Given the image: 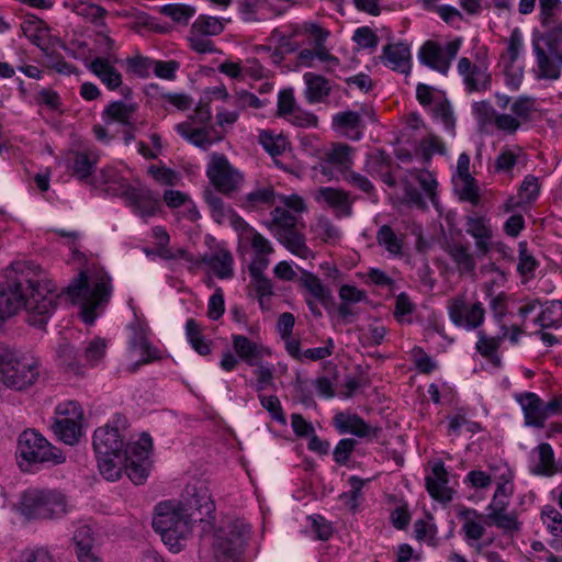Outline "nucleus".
I'll list each match as a JSON object with an SVG mask.
<instances>
[{
  "instance_id": "obj_42",
  "label": "nucleus",
  "mask_w": 562,
  "mask_h": 562,
  "mask_svg": "<svg viewBox=\"0 0 562 562\" xmlns=\"http://www.w3.org/2000/svg\"><path fill=\"white\" fill-rule=\"evenodd\" d=\"M184 329L188 342L199 355L211 353V341L203 337L202 327L194 318L187 319Z\"/></svg>"
},
{
  "instance_id": "obj_44",
  "label": "nucleus",
  "mask_w": 562,
  "mask_h": 562,
  "mask_svg": "<svg viewBox=\"0 0 562 562\" xmlns=\"http://www.w3.org/2000/svg\"><path fill=\"white\" fill-rule=\"evenodd\" d=\"M100 473L108 481H116L121 476L122 468L124 467V454L114 456H95Z\"/></svg>"
},
{
  "instance_id": "obj_25",
  "label": "nucleus",
  "mask_w": 562,
  "mask_h": 562,
  "mask_svg": "<svg viewBox=\"0 0 562 562\" xmlns=\"http://www.w3.org/2000/svg\"><path fill=\"white\" fill-rule=\"evenodd\" d=\"M297 282L299 286L307 292L306 297L317 300L324 307L331 303L333 294L330 289L313 272L302 269Z\"/></svg>"
},
{
  "instance_id": "obj_36",
  "label": "nucleus",
  "mask_w": 562,
  "mask_h": 562,
  "mask_svg": "<svg viewBox=\"0 0 562 562\" xmlns=\"http://www.w3.org/2000/svg\"><path fill=\"white\" fill-rule=\"evenodd\" d=\"M533 323L541 328H559L562 326V301H547L540 307Z\"/></svg>"
},
{
  "instance_id": "obj_28",
  "label": "nucleus",
  "mask_w": 562,
  "mask_h": 562,
  "mask_svg": "<svg viewBox=\"0 0 562 562\" xmlns=\"http://www.w3.org/2000/svg\"><path fill=\"white\" fill-rule=\"evenodd\" d=\"M305 90L304 97L308 104L323 103L331 91V85L328 79L314 72L303 75Z\"/></svg>"
},
{
  "instance_id": "obj_41",
  "label": "nucleus",
  "mask_w": 562,
  "mask_h": 562,
  "mask_svg": "<svg viewBox=\"0 0 562 562\" xmlns=\"http://www.w3.org/2000/svg\"><path fill=\"white\" fill-rule=\"evenodd\" d=\"M225 19L201 14L192 23L190 33L204 36H216L225 29Z\"/></svg>"
},
{
  "instance_id": "obj_7",
  "label": "nucleus",
  "mask_w": 562,
  "mask_h": 562,
  "mask_svg": "<svg viewBox=\"0 0 562 562\" xmlns=\"http://www.w3.org/2000/svg\"><path fill=\"white\" fill-rule=\"evenodd\" d=\"M250 527L235 520L214 533L213 552L217 562H234L241 554Z\"/></svg>"
},
{
  "instance_id": "obj_23",
  "label": "nucleus",
  "mask_w": 562,
  "mask_h": 562,
  "mask_svg": "<svg viewBox=\"0 0 562 562\" xmlns=\"http://www.w3.org/2000/svg\"><path fill=\"white\" fill-rule=\"evenodd\" d=\"M99 156L94 150H72L67 157V168L79 180L88 179L98 164Z\"/></svg>"
},
{
  "instance_id": "obj_27",
  "label": "nucleus",
  "mask_w": 562,
  "mask_h": 562,
  "mask_svg": "<svg viewBox=\"0 0 562 562\" xmlns=\"http://www.w3.org/2000/svg\"><path fill=\"white\" fill-rule=\"evenodd\" d=\"M175 130L187 142L204 150L215 142L211 136L212 128L207 126H195L190 121L177 124ZM216 140H221V137L216 138Z\"/></svg>"
},
{
  "instance_id": "obj_33",
  "label": "nucleus",
  "mask_w": 562,
  "mask_h": 562,
  "mask_svg": "<svg viewBox=\"0 0 562 562\" xmlns=\"http://www.w3.org/2000/svg\"><path fill=\"white\" fill-rule=\"evenodd\" d=\"M202 263L209 266L218 279L233 277L234 258L228 250H221L201 258Z\"/></svg>"
},
{
  "instance_id": "obj_53",
  "label": "nucleus",
  "mask_w": 562,
  "mask_h": 562,
  "mask_svg": "<svg viewBox=\"0 0 562 562\" xmlns=\"http://www.w3.org/2000/svg\"><path fill=\"white\" fill-rule=\"evenodd\" d=\"M537 267H538V261L528 251L527 241H520L518 244V265H517L518 272L522 276L532 277Z\"/></svg>"
},
{
  "instance_id": "obj_39",
  "label": "nucleus",
  "mask_w": 562,
  "mask_h": 562,
  "mask_svg": "<svg viewBox=\"0 0 562 562\" xmlns=\"http://www.w3.org/2000/svg\"><path fill=\"white\" fill-rule=\"evenodd\" d=\"M52 429L59 440L66 445L72 446L79 441V438L82 435V423L56 417L52 425Z\"/></svg>"
},
{
  "instance_id": "obj_43",
  "label": "nucleus",
  "mask_w": 562,
  "mask_h": 562,
  "mask_svg": "<svg viewBox=\"0 0 562 562\" xmlns=\"http://www.w3.org/2000/svg\"><path fill=\"white\" fill-rule=\"evenodd\" d=\"M537 66L539 69V77L543 79L557 80L560 78V59H552L547 53L538 45L533 46Z\"/></svg>"
},
{
  "instance_id": "obj_61",
  "label": "nucleus",
  "mask_w": 562,
  "mask_h": 562,
  "mask_svg": "<svg viewBox=\"0 0 562 562\" xmlns=\"http://www.w3.org/2000/svg\"><path fill=\"white\" fill-rule=\"evenodd\" d=\"M394 154L401 164L419 161L422 160V143L406 146L403 140H400Z\"/></svg>"
},
{
  "instance_id": "obj_52",
  "label": "nucleus",
  "mask_w": 562,
  "mask_h": 562,
  "mask_svg": "<svg viewBox=\"0 0 562 562\" xmlns=\"http://www.w3.org/2000/svg\"><path fill=\"white\" fill-rule=\"evenodd\" d=\"M106 353V342L103 338L95 337L88 342L85 349V359L89 367H97Z\"/></svg>"
},
{
  "instance_id": "obj_45",
  "label": "nucleus",
  "mask_w": 562,
  "mask_h": 562,
  "mask_svg": "<svg viewBox=\"0 0 562 562\" xmlns=\"http://www.w3.org/2000/svg\"><path fill=\"white\" fill-rule=\"evenodd\" d=\"M540 187L538 183V179L533 176H527L525 177L519 191V202H515L514 199H509L505 203V211L510 212L515 207L519 206L520 203H531L533 202L538 195H539Z\"/></svg>"
},
{
  "instance_id": "obj_11",
  "label": "nucleus",
  "mask_w": 562,
  "mask_h": 562,
  "mask_svg": "<svg viewBox=\"0 0 562 562\" xmlns=\"http://www.w3.org/2000/svg\"><path fill=\"white\" fill-rule=\"evenodd\" d=\"M462 46V38L457 37L449 42H424V66L447 77L452 61Z\"/></svg>"
},
{
  "instance_id": "obj_10",
  "label": "nucleus",
  "mask_w": 562,
  "mask_h": 562,
  "mask_svg": "<svg viewBox=\"0 0 562 562\" xmlns=\"http://www.w3.org/2000/svg\"><path fill=\"white\" fill-rule=\"evenodd\" d=\"M206 177L218 192L226 195L237 191L244 180L241 172L233 167L227 157L217 153L211 155Z\"/></svg>"
},
{
  "instance_id": "obj_8",
  "label": "nucleus",
  "mask_w": 562,
  "mask_h": 562,
  "mask_svg": "<svg viewBox=\"0 0 562 562\" xmlns=\"http://www.w3.org/2000/svg\"><path fill=\"white\" fill-rule=\"evenodd\" d=\"M514 397L522 411L525 426L540 429L546 426L547 419L562 414V396L544 402L533 392H522Z\"/></svg>"
},
{
  "instance_id": "obj_49",
  "label": "nucleus",
  "mask_w": 562,
  "mask_h": 562,
  "mask_svg": "<svg viewBox=\"0 0 562 562\" xmlns=\"http://www.w3.org/2000/svg\"><path fill=\"white\" fill-rule=\"evenodd\" d=\"M277 193L272 187L259 188L245 196V205L248 209L257 210L262 206L273 205Z\"/></svg>"
},
{
  "instance_id": "obj_16",
  "label": "nucleus",
  "mask_w": 562,
  "mask_h": 562,
  "mask_svg": "<svg viewBox=\"0 0 562 562\" xmlns=\"http://www.w3.org/2000/svg\"><path fill=\"white\" fill-rule=\"evenodd\" d=\"M485 311L482 303H467L463 297H457L449 305V316L458 325L470 329L480 327L484 321Z\"/></svg>"
},
{
  "instance_id": "obj_20",
  "label": "nucleus",
  "mask_w": 562,
  "mask_h": 562,
  "mask_svg": "<svg viewBox=\"0 0 562 562\" xmlns=\"http://www.w3.org/2000/svg\"><path fill=\"white\" fill-rule=\"evenodd\" d=\"M232 346L240 361L249 367H257L263 357L269 355L268 349L260 342L250 340L247 336L233 334Z\"/></svg>"
},
{
  "instance_id": "obj_12",
  "label": "nucleus",
  "mask_w": 562,
  "mask_h": 562,
  "mask_svg": "<svg viewBox=\"0 0 562 562\" xmlns=\"http://www.w3.org/2000/svg\"><path fill=\"white\" fill-rule=\"evenodd\" d=\"M121 199L131 211L147 221L160 211L159 195L146 187L130 186L123 191Z\"/></svg>"
},
{
  "instance_id": "obj_50",
  "label": "nucleus",
  "mask_w": 562,
  "mask_h": 562,
  "mask_svg": "<svg viewBox=\"0 0 562 562\" xmlns=\"http://www.w3.org/2000/svg\"><path fill=\"white\" fill-rule=\"evenodd\" d=\"M490 518L497 528L506 532H515L520 529V522L517 520V517L513 514L505 513L503 504L499 508L492 509Z\"/></svg>"
},
{
  "instance_id": "obj_37",
  "label": "nucleus",
  "mask_w": 562,
  "mask_h": 562,
  "mask_svg": "<svg viewBox=\"0 0 562 562\" xmlns=\"http://www.w3.org/2000/svg\"><path fill=\"white\" fill-rule=\"evenodd\" d=\"M404 202L408 205L422 207V170L408 169L403 179Z\"/></svg>"
},
{
  "instance_id": "obj_13",
  "label": "nucleus",
  "mask_w": 562,
  "mask_h": 562,
  "mask_svg": "<svg viewBox=\"0 0 562 562\" xmlns=\"http://www.w3.org/2000/svg\"><path fill=\"white\" fill-rule=\"evenodd\" d=\"M125 422L123 416L117 415L112 422L115 426L105 425L95 429L92 441L95 456L124 454V440L119 426L123 427Z\"/></svg>"
},
{
  "instance_id": "obj_26",
  "label": "nucleus",
  "mask_w": 562,
  "mask_h": 562,
  "mask_svg": "<svg viewBox=\"0 0 562 562\" xmlns=\"http://www.w3.org/2000/svg\"><path fill=\"white\" fill-rule=\"evenodd\" d=\"M381 60L392 70L408 74L411 68V53L405 44H387L383 47Z\"/></svg>"
},
{
  "instance_id": "obj_17",
  "label": "nucleus",
  "mask_w": 562,
  "mask_h": 562,
  "mask_svg": "<svg viewBox=\"0 0 562 562\" xmlns=\"http://www.w3.org/2000/svg\"><path fill=\"white\" fill-rule=\"evenodd\" d=\"M457 71L462 77L468 92L485 91L491 82L487 66L474 64L468 57H461L457 64Z\"/></svg>"
},
{
  "instance_id": "obj_5",
  "label": "nucleus",
  "mask_w": 562,
  "mask_h": 562,
  "mask_svg": "<svg viewBox=\"0 0 562 562\" xmlns=\"http://www.w3.org/2000/svg\"><path fill=\"white\" fill-rule=\"evenodd\" d=\"M41 375V361L31 355L0 350V381L15 391L33 386Z\"/></svg>"
},
{
  "instance_id": "obj_46",
  "label": "nucleus",
  "mask_w": 562,
  "mask_h": 562,
  "mask_svg": "<svg viewBox=\"0 0 562 562\" xmlns=\"http://www.w3.org/2000/svg\"><path fill=\"white\" fill-rule=\"evenodd\" d=\"M376 241L390 255L400 256L403 250V240L389 225H382L376 233Z\"/></svg>"
},
{
  "instance_id": "obj_40",
  "label": "nucleus",
  "mask_w": 562,
  "mask_h": 562,
  "mask_svg": "<svg viewBox=\"0 0 562 562\" xmlns=\"http://www.w3.org/2000/svg\"><path fill=\"white\" fill-rule=\"evenodd\" d=\"M153 449V439L149 434L143 432L138 440L124 445L125 461L150 462L149 456Z\"/></svg>"
},
{
  "instance_id": "obj_6",
  "label": "nucleus",
  "mask_w": 562,
  "mask_h": 562,
  "mask_svg": "<svg viewBox=\"0 0 562 562\" xmlns=\"http://www.w3.org/2000/svg\"><path fill=\"white\" fill-rule=\"evenodd\" d=\"M271 217L268 227L273 236L293 255L307 258L310 249L304 235L296 228L297 216L286 209L277 206L271 211Z\"/></svg>"
},
{
  "instance_id": "obj_15",
  "label": "nucleus",
  "mask_w": 562,
  "mask_h": 562,
  "mask_svg": "<svg viewBox=\"0 0 562 562\" xmlns=\"http://www.w3.org/2000/svg\"><path fill=\"white\" fill-rule=\"evenodd\" d=\"M398 166L395 165L392 157L382 149L370 151L366 155L363 170L373 178H379L390 188L396 186L395 171Z\"/></svg>"
},
{
  "instance_id": "obj_30",
  "label": "nucleus",
  "mask_w": 562,
  "mask_h": 562,
  "mask_svg": "<svg viewBox=\"0 0 562 562\" xmlns=\"http://www.w3.org/2000/svg\"><path fill=\"white\" fill-rule=\"evenodd\" d=\"M531 472L539 475H553L555 473L554 453L552 447L540 443L531 453Z\"/></svg>"
},
{
  "instance_id": "obj_34",
  "label": "nucleus",
  "mask_w": 562,
  "mask_h": 562,
  "mask_svg": "<svg viewBox=\"0 0 562 562\" xmlns=\"http://www.w3.org/2000/svg\"><path fill=\"white\" fill-rule=\"evenodd\" d=\"M100 184L104 186L108 194L113 196H122L123 191L131 186L128 180L114 167H104L99 175Z\"/></svg>"
},
{
  "instance_id": "obj_24",
  "label": "nucleus",
  "mask_w": 562,
  "mask_h": 562,
  "mask_svg": "<svg viewBox=\"0 0 562 562\" xmlns=\"http://www.w3.org/2000/svg\"><path fill=\"white\" fill-rule=\"evenodd\" d=\"M88 69L97 76L110 91H115L123 85L122 74L106 57H95L88 65Z\"/></svg>"
},
{
  "instance_id": "obj_55",
  "label": "nucleus",
  "mask_w": 562,
  "mask_h": 562,
  "mask_svg": "<svg viewBox=\"0 0 562 562\" xmlns=\"http://www.w3.org/2000/svg\"><path fill=\"white\" fill-rule=\"evenodd\" d=\"M450 256L461 272H472L475 269V260L464 246H452Z\"/></svg>"
},
{
  "instance_id": "obj_35",
  "label": "nucleus",
  "mask_w": 562,
  "mask_h": 562,
  "mask_svg": "<svg viewBox=\"0 0 562 562\" xmlns=\"http://www.w3.org/2000/svg\"><path fill=\"white\" fill-rule=\"evenodd\" d=\"M477 341H476V350L477 352L487 359L490 364L494 369H499L502 367V359L498 355V348L503 340V337H490L484 331L477 333Z\"/></svg>"
},
{
  "instance_id": "obj_19",
  "label": "nucleus",
  "mask_w": 562,
  "mask_h": 562,
  "mask_svg": "<svg viewBox=\"0 0 562 562\" xmlns=\"http://www.w3.org/2000/svg\"><path fill=\"white\" fill-rule=\"evenodd\" d=\"M458 517L462 521L461 531L465 543L480 552L483 549L480 540L485 533L483 516L475 509L464 508L460 510Z\"/></svg>"
},
{
  "instance_id": "obj_60",
  "label": "nucleus",
  "mask_w": 562,
  "mask_h": 562,
  "mask_svg": "<svg viewBox=\"0 0 562 562\" xmlns=\"http://www.w3.org/2000/svg\"><path fill=\"white\" fill-rule=\"evenodd\" d=\"M124 468L131 481L139 485L146 481L149 474L150 462L125 461Z\"/></svg>"
},
{
  "instance_id": "obj_38",
  "label": "nucleus",
  "mask_w": 562,
  "mask_h": 562,
  "mask_svg": "<svg viewBox=\"0 0 562 562\" xmlns=\"http://www.w3.org/2000/svg\"><path fill=\"white\" fill-rule=\"evenodd\" d=\"M454 192L459 199L476 206L480 203V189L475 178L471 176H452Z\"/></svg>"
},
{
  "instance_id": "obj_59",
  "label": "nucleus",
  "mask_w": 562,
  "mask_h": 562,
  "mask_svg": "<svg viewBox=\"0 0 562 562\" xmlns=\"http://www.w3.org/2000/svg\"><path fill=\"white\" fill-rule=\"evenodd\" d=\"M259 143L271 156H279L285 149V140L281 136L273 135L270 131H262Z\"/></svg>"
},
{
  "instance_id": "obj_51",
  "label": "nucleus",
  "mask_w": 562,
  "mask_h": 562,
  "mask_svg": "<svg viewBox=\"0 0 562 562\" xmlns=\"http://www.w3.org/2000/svg\"><path fill=\"white\" fill-rule=\"evenodd\" d=\"M340 177L342 181L347 183L349 187L359 190L368 195L374 193L375 191V188L371 180L367 176L355 171L352 167H350Z\"/></svg>"
},
{
  "instance_id": "obj_47",
  "label": "nucleus",
  "mask_w": 562,
  "mask_h": 562,
  "mask_svg": "<svg viewBox=\"0 0 562 562\" xmlns=\"http://www.w3.org/2000/svg\"><path fill=\"white\" fill-rule=\"evenodd\" d=\"M238 233L243 239L250 243L257 255H269L273 251L270 241L252 228L247 222Z\"/></svg>"
},
{
  "instance_id": "obj_9",
  "label": "nucleus",
  "mask_w": 562,
  "mask_h": 562,
  "mask_svg": "<svg viewBox=\"0 0 562 562\" xmlns=\"http://www.w3.org/2000/svg\"><path fill=\"white\" fill-rule=\"evenodd\" d=\"M179 509L186 513H192L196 521H207L214 519L215 504L205 482L196 480L186 485L181 493V498L176 503Z\"/></svg>"
},
{
  "instance_id": "obj_1",
  "label": "nucleus",
  "mask_w": 562,
  "mask_h": 562,
  "mask_svg": "<svg viewBox=\"0 0 562 562\" xmlns=\"http://www.w3.org/2000/svg\"><path fill=\"white\" fill-rule=\"evenodd\" d=\"M112 291V279L106 272L97 271L89 277L81 271L58 293L56 285L42 270L31 263L23 265L8 284H0V319L24 307L29 324L44 328L57 308L58 299L66 293L72 303L80 305L82 321L92 325L98 316L97 311L109 303Z\"/></svg>"
},
{
  "instance_id": "obj_63",
  "label": "nucleus",
  "mask_w": 562,
  "mask_h": 562,
  "mask_svg": "<svg viewBox=\"0 0 562 562\" xmlns=\"http://www.w3.org/2000/svg\"><path fill=\"white\" fill-rule=\"evenodd\" d=\"M285 119L294 126L302 128L316 127L318 123V119L314 113L303 110L299 106Z\"/></svg>"
},
{
  "instance_id": "obj_48",
  "label": "nucleus",
  "mask_w": 562,
  "mask_h": 562,
  "mask_svg": "<svg viewBox=\"0 0 562 562\" xmlns=\"http://www.w3.org/2000/svg\"><path fill=\"white\" fill-rule=\"evenodd\" d=\"M319 193L329 206L342 210L347 216L351 215V203L348 192L340 189L322 188Z\"/></svg>"
},
{
  "instance_id": "obj_18",
  "label": "nucleus",
  "mask_w": 562,
  "mask_h": 562,
  "mask_svg": "<svg viewBox=\"0 0 562 562\" xmlns=\"http://www.w3.org/2000/svg\"><path fill=\"white\" fill-rule=\"evenodd\" d=\"M430 473L426 477V490L429 495L440 502L448 503L452 499L453 490L449 486L448 472L440 459L428 462Z\"/></svg>"
},
{
  "instance_id": "obj_32",
  "label": "nucleus",
  "mask_w": 562,
  "mask_h": 562,
  "mask_svg": "<svg viewBox=\"0 0 562 562\" xmlns=\"http://www.w3.org/2000/svg\"><path fill=\"white\" fill-rule=\"evenodd\" d=\"M333 125L353 140L362 137V120L358 112L344 111L333 116Z\"/></svg>"
},
{
  "instance_id": "obj_58",
  "label": "nucleus",
  "mask_w": 562,
  "mask_h": 562,
  "mask_svg": "<svg viewBox=\"0 0 562 562\" xmlns=\"http://www.w3.org/2000/svg\"><path fill=\"white\" fill-rule=\"evenodd\" d=\"M316 233L318 237L327 244H335L341 237L340 229L326 217L318 220L316 224Z\"/></svg>"
},
{
  "instance_id": "obj_62",
  "label": "nucleus",
  "mask_w": 562,
  "mask_h": 562,
  "mask_svg": "<svg viewBox=\"0 0 562 562\" xmlns=\"http://www.w3.org/2000/svg\"><path fill=\"white\" fill-rule=\"evenodd\" d=\"M541 519L554 537L562 536V514L558 509L550 506L546 507L542 510Z\"/></svg>"
},
{
  "instance_id": "obj_57",
  "label": "nucleus",
  "mask_w": 562,
  "mask_h": 562,
  "mask_svg": "<svg viewBox=\"0 0 562 562\" xmlns=\"http://www.w3.org/2000/svg\"><path fill=\"white\" fill-rule=\"evenodd\" d=\"M211 216L218 224H231L237 232H239V229L245 226L246 223L243 217H240L231 206H227L226 204L223 207L214 211Z\"/></svg>"
},
{
  "instance_id": "obj_22",
  "label": "nucleus",
  "mask_w": 562,
  "mask_h": 562,
  "mask_svg": "<svg viewBox=\"0 0 562 562\" xmlns=\"http://www.w3.org/2000/svg\"><path fill=\"white\" fill-rule=\"evenodd\" d=\"M137 110L138 105L135 102L111 101L102 111L101 116L106 125L120 123L125 127H133L135 124L134 115Z\"/></svg>"
},
{
  "instance_id": "obj_56",
  "label": "nucleus",
  "mask_w": 562,
  "mask_h": 562,
  "mask_svg": "<svg viewBox=\"0 0 562 562\" xmlns=\"http://www.w3.org/2000/svg\"><path fill=\"white\" fill-rule=\"evenodd\" d=\"M72 541L75 546V553L94 549V533L87 525L79 526L75 530Z\"/></svg>"
},
{
  "instance_id": "obj_2",
  "label": "nucleus",
  "mask_w": 562,
  "mask_h": 562,
  "mask_svg": "<svg viewBox=\"0 0 562 562\" xmlns=\"http://www.w3.org/2000/svg\"><path fill=\"white\" fill-rule=\"evenodd\" d=\"M72 508L68 495L57 488H27L19 505L21 515L27 520L60 519Z\"/></svg>"
},
{
  "instance_id": "obj_4",
  "label": "nucleus",
  "mask_w": 562,
  "mask_h": 562,
  "mask_svg": "<svg viewBox=\"0 0 562 562\" xmlns=\"http://www.w3.org/2000/svg\"><path fill=\"white\" fill-rule=\"evenodd\" d=\"M16 458L21 470L25 472H34L38 465H58L66 461L63 451L33 428L20 434Z\"/></svg>"
},
{
  "instance_id": "obj_14",
  "label": "nucleus",
  "mask_w": 562,
  "mask_h": 562,
  "mask_svg": "<svg viewBox=\"0 0 562 562\" xmlns=\"http://www.w3.org/2000/svg\"><path fill=\"white\" fill-rule=\"evenodd\" d=\"M424 108L435 122L448 131L453 130L452 109L443 90L424 83Z\"/></svg>"
},
{
  "instance_id": "obj_54",
  "label": "nucleus",
  "mask_w": 562,
  "mask_h": 562,
  "mask_svg": "<svg viewBox=\"0 0 562 562\" xmlns=\"http://www.w3.org/2000/svg\"><path fill=\"white\" fill-rule=\"evenodd\" d=\"M162 13L177 23L188 24L195 14V9L183 3H169L162 8Z\"/></svg>"
},
{
  "instance_id": "obj_29",
  "label": "nucleus",
  "mask_w": 562,
  "mask_h": 562,
  "mask_svg": "<svg viewBox=\"0 0 562 562\" xmlns=\"http://www.w3.org/2000/svg\"><path fill=\"white\" fill-rule=\"evenodd\" d=\"M465 232L475 239V246L481 251H487L492 238V228L484 216L470 215L465 217Z\"/></svg>"
},
{
  "instance_id": "obj_31",
  "label": "nucleus",
  "mask_w": 562,
  "mask_h": 562,
  "mask_svg": "<svg viewBox=\"0 0 562 562\" xmlns=\"http://www.w3.org/2000/svg\"><path fill=\"white\" fill-rule=\"evenodd\" d=\"M334 426L339 434H351L363 438L369 435V425L357 414L338 413L334 416Z\"/></svg>"
},
{
  "instance_id": "obj_21",
  "label": "nucleus",
  "mask_w": 562,
  "mask_h": 562,
  "mask_svg": "<svg viewBox=\"0 0 562 562\" xmlns=\"http://www.w3.org/2000/svg\"><path fill=\"white\" fill-rule=\"evenodd\" d=\"M355 149L347 144H336L324 154L321 164L324 175H333L330 166L335 167L340 176L353 166Z\"/></svg>"
},
{
  "instance_id": "obj_3",
  "label": "nucleus",
  "mask_w": 562,
  "mask_h": 562,
  "mask_svg": "<svg viewBox=\"0 0 562 562\" xmlns=\"http://www.w3.org/2000/svg\"><path fill=\"white\" fill-rule=\"evenodd\" d=\"M193 521L196 518H193L192 513H186L176 503L168 501L156 506L153 528L169 550L177 553L182 550L183 542L191 533Z\"/></svg>"
},
{
  "instance_id": "obj_64",
  "label": "nucleus",
  "mask_w": 562,
  "mask_h": 562,
  "mask_svg": "<svg viewBox=\"0 0 562 562\" xmlns=\"http://www.w3.org/2000/svg\"><path fill=\"white\" fill-rule=\"evenodd\" d=\"M357 446V440L344 438L338 441L333 451L334 461L339 465H346Z\"/></svg>"
}]
</instances>
